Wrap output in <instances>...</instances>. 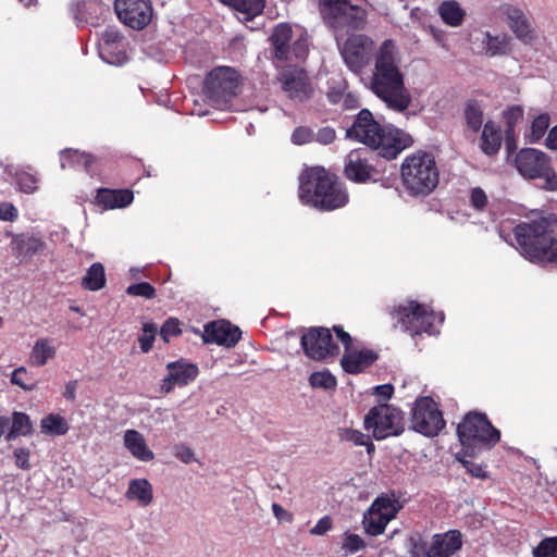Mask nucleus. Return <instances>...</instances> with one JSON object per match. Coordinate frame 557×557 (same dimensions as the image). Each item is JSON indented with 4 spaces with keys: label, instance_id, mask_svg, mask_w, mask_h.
I'll return each mask as SVG.
<instances>
[{
    "label": "nucleus",
    "instance_id": "nucleus-1",
    "mask_svg": "<svg viewBox=\"0 0 557 557\" xmlns=\"http://www.w3.org/2000/svg\"><path fill=\"white\" fill-rule=\"evenodd\" d=\"M336 42L345 64L356 74L366 69L373 51V69L367 88L388 109L398 113L408 110L412 97L405 82L401 52L393 39H385L375 49L373 39L364 34H350Z\"/></svg>",
    "mask_w": 557,
    "mask_h": 557
},
{
    "label": "nucleus",
    "instance_id": "nucleus-2",
    "mask_svg": "<svg viewBox=\"0 0 557 557\" xmlns=\"http://www.w3.org/2000/svg\"><path fill=\"white\" fill-rule=\"evenodd\" d=\"M556 226L553 215L519 223L513 232L520 253L534 263H557Z\"/></svg>",
    "mask_w": 557,
    "mask_h": 557
},
{
    "label": "nucleus",
    "instance_id": "nucleus-3",
    "mask_svg": "<svg viewBox=\"0 0 557 557\" xmlns=\"http://www.w3.org/2000/svg\"><path fill=\"white\" fill-rule=\"evenodd\" d=\"M346 136L356 139L387 160L395 159L410 144V137L398 128L382 126L367 110H361Z\"/></svg>",
    "mask_w": 557,
    "mask_h": 557
},
{
    "label": "nucleus",
    "instance_id": "nucleus-4",
    "mask_svg": "<svg viewBox=\"0 0 557 557\" xmlns=\"http://www.w3.org/2000/svg\"><path fill=\"white\" fill-rule=\"evenodd\" d=\"M299 198L302 203L321 210H334L348 201V195L342 183L323 168H312L302 173Z\"/></svg>",
    "mask_w": 557,
    "mask_h": 557
},
{
    "label": "nucleus",
    "instance_id": "nucleus-5",
    "mask_svg": "<svg viewBox=\"0 0 557 557\" xmlns=\"http://www.w3.org/2000/svg\"><path fill=\"white\" fill-rule=\"evenodd\" d=\"M319 9L323 22L333 30L336 40L344 38L349 30H363L367 27L368 9L350 0H320Z\"/></svg>",
    "mask_w": 557,
    "mask_h": 557
},
{
    "label": "nucleus",
    "instance_id": "nucleus-6",
    "mask_svg": "<svg viewBox=\"0 0 557 557\" xmlns=\"http://www.w3.org/2000/svg\"><path fill=\"white\" fill-rule=\"evenodd\" d=\"M401 180L413 195H429L435 189L440 172L434 157L419 151L405 158L401 164Z\"/></svg>",
    "mask_w": 557,
    "mask_h": 557
},
{
    "label": "nucleus",
    "instance_id": "nucleus-7",
    "mask_svg": "<svg viewBox=\"0 0 557 557\" xmlns=\"http://www.w3.org/2000/svg\"><path fill=\"white\" fill-rule=\"evenodd\" d=\"M457 434L466 454L474 456L483 449L495 446L500 433L495 429L483 413L470 412L458 424Z\"/></svg>",
    "mask_w": 557,
    "mask_h": 557
},
{
    "label": "nucleus",
    "instance_id": "nucleus-8",
    "mask_svg": "<svg viewBox=\"0 0 557 557\" xmlns=\"http://www.w3.org/2000/svg\"><path fill=\"white\" fill-rule=\"evenodd\" d=\"M393 319L400 324L401 329L412 336L421 333L435 334L437 333L434 327V322H443V313L436 314L434 311L429 310L416 301H408L406 305H400L393 311Z\"/></svg>",
    "mask_w": 557,
    "mask_h": 557
},
{
    "label": "nucleus",
    "instance_id": "nucleus-9",
    "mask_svg": "<svg viewBox=\"0 0 557 557\" xmlns=\"http://www.w3.org/2000/svg\"><path fill=\"white\" fill-rule=\"evenodd\" d=\"M515 162L518 172L523 177L543 178L545 189H557V174L552 168L550 158L545 152L533 148L522 149L516 156Z\"/></svg>",
    "mask_w": 557,
    "mask_h": 557
},
{
    "label": "nucleus",
    "instance_id": "nucleus-10",
    "mask_svg": "<svg viewBox=\"0 0 557 557\" xmlns=\"http://www.w3.org/2000/svg\"><path fill=\"white\" fill-rule=\"evenodd\" d=\"M401 504L394 494H382L366 510L362 524L367 534L377 536L384 533L387 524L396 518Z\"/></svg>",
    "mask_w": 557,
    "mask_h": 557
},
{
    "label": "nucleus",
    "instance_id": "nucleus-11",
    "mask_svg": "<svg viewBox=\"0 0 557 557\" xmlns=\"http://www.w3.org/2000/svg\"><path fill=\"white\" fill-rule=\"evenodd\" d=\"M238 87L237 72L227 66L212 70L205 82L206 94L213 106L226 109L230 101L236 95Z\"/></svg>",
    "mask_w": 557,
    "mask_h": 557
},
{
    "label": "nucleus",
    "instance_id": "nucleus-12",
    "mask_svg": "<svg viewBox=\"0 0 557 557\" xmlns=\"http://www.w3.org/2000/svg\"><path fill=\"white\" fill-rule=\"evenodd\" d=\"M363 425L367 431L372 432L375 440H384L401 432V414L392 406L380 405L366 414Z\"/></svg>",
    "mask_w": 557,
    "mask_h": 557
},
{
    "label": "nucleus",
    "instance_id": "nucleus-13",
    "mask_svg": "<svg viewBox=\"0 0 557 557\" xmlns=\"http://www.w3.org/2000/svg\"><path fill=\"white\" fill-rule=\"evenodd\" d=\"M412 429L425 436H435L445 426L442 412L431 397L416 400L412 416Z\"/></svg>",
    "mask_w": 557,
    "mask_h": 557
},
{
    "label": "nucleus",
    "instance_id": "nucleus-14",
    "mask_svg": "<svg viewBox=\"0 0 557 557\" xmlns=\"http://www.w3.org/2000/svg\"><path fill=\"white\" fill-rule=\"evenodd\" d=\"M277 81L285 95L294 101L302 102L312 95L313 89L309 77L300 67H283L277 74Z\"/></svg>",
    "mask_w": 557,
    "mask_h": 557
},
{
    "label": "nucleus",
    "instance_id": "nucleus-15",
    "mask_svg": "<svg viewBox=\"0 0 557 557\" xmlns=\"http://www.w3.org/2000/svg\"><path fill=\"white\" fill-rule=\"evenodd\" d=\"M461 533L450 530L444 534H435L431 543L417 542L413 545V554L419 557H450L461 547Z\"/></svg>",
    "mask_w": 557,
    "mask_h": 557
},
{
    "label": "nucleus",
    "instance_id": "nucleus-16",
    "mask_svg": "<svg viewBox=\"0 0 557 557\" xmlns=\"http://www.w3.org/2000/svg\"><path fill=\"white\" fill-rule=\"evenodd\" d=\"M495 12L507 20L513 35L523 44L536 46L539 37L523 11L511 3H502Z\"/></svg>",
    "mask_w": 557,
    "mask_h": 557
},
{
    "label": "nucleus",
    "instance_id": "nucleus-17",
    "mask_svg": "<svg viewBox=\"0 0 557 557\" xmlns=\"http://www.w3.org/2000/svg\"><path fill=\"white\" fill-rule=\"evenodd\" d=\"M337 338L345 346V354L342 358V367L347 373L356 374L363 371L371 366L376 359L377 355L370 349H354L351 348V337L341 326H334Z\"/></svg>",
    "mask_w": 557,
    "mask_h": 557
},
{
    "label": "nucleus",
    "instance_id": "nucleus-18",
    "mask_svg": "<svg viewBox=\"0 0 557 557\" xmlns=\"http://www.w3.org/2000/svg\"><path fill=\"white\" fill-rule=\"evenodd\" d=\"M305 354L313 360H322L338 352L329 329L313 327L301 337Z\"/></svg>",
    "mask_w": 557,
    "mask_h": 557
},
{
    "label": "nucleus",
    "instance_id": "nucleus-19",
    "mask_svg": "<svg viewBox=\"0 0 557 557\" xmlns=\"http://www.w3.org/2000/svg\"><path fill=\"white\" fill-rule=\"evenodd\" d=\"M114 8L119 18L134 29L144 28L152 16L149 0H115Z\"/></svg>",
    "mask_w": 557,
    "mask_h": 557
},
{
    "label": "nucleus",
    "instance_id": "nucleus-20",
    "mask_svg": "<svg viewBox=\"0 0 557 557\" xmlns=\"http://www.w3.org/2000/svg\"><path fill=\"white\" fill-rule=\"evenodd\" d=\"M168 375L162 380L160 391L169 394L175 386H184L194 381L198 374L195 364L183 361L171 362L166 366Z\"/></svg>",
    "mask_w": 557,
    "mask_h": 557
},
{
    "label": "nucleus",
    "instance_id": "nucleus-21",
    "mask_svg": "<svg viewBox=\"0 0 557 557\" xmlns=\"http://www.w3.org/2000/svg\"><path fill=\"white\" fill-rule=\"evenodd\" d=\"M242 335L237 326L232 325L230 322L221 320L211 322L205 327V342L215 343L226 347H233L237 344Z\"/></svg>",
    "mask_w": 557,
    "mask_h": 557
},
{
    "label": "nucleus",
    "instance_id": "nucleus-22",
    "mask_svg": "<svg viewBox=\"0 0 557 557\" xmlns=\"http://www.w3.org/2000/svg\"><path fill=\"white\" fill-rule=\"evenodd\" d=\"M368 154L366 149H357L346 157L345 174L350 181L363 183L372 177L374 169L369 163Z\"/></svg>",
    "mask_w": 557,
    "mask_h": 557
},
{
    "label": "nucleus",
    "instance_id": "nucleus-23",
    "mask_svg": "<svg viewBox=\"0 0 557 557\" xmlns=\"http://www.w3.org/2000/svg\"><path fill=\"white\" fill-rule=\"evenodd\" d=\"M480 51L487 57L507 55L512 49V38L506 33L492 34L481 30L476 37Z\"/></svg>",
    "mask_w": 557,
    "mask_h": 557
},
{
    "label": "nucleus",
    "instance_id": "nucleus-24",
    "mask_svg": "<svg viewBox=\"0 0 557 557\" xmlns=\"http://www.w3.org/2000/svg\"><path fill=\"white\" fill-rule=\"evenodd\" d=\"M122 37L119 32L108 28L103 32L99 53L102 60L109 64H122L126 60V55L122 50Z\"/></svg>",
    "mask_w": 557,
    "mask_h": 557
},
{
    "label": "nucleus",
    "instance_id": "nucleus-25",
    "mask_svg": "<svg viewBox=\"0 0 557 557\" xmlns=\"http://www.w3.org/2000/svg\"><path fill=\"white\" fill-rule=\"evenodd\" d=\"M123 442L131 455L139 461L148 462L153 460L154 454L148 447L144 435L133 429L124 432Z\"/></svg>",
    "mask_w": 557,
    "mask_h": 557
},
{
    "label": "nucleus",
    "instance_id": "nucleus-26",
    "mask_svg": "<svg viewBox=\"0 0 557 557\" xmlns=\"http://www.w3.org/2000/svg\"><path fill=\"white\" fill-rule=\"evenodd\" d=\"M437 14L445 25L457 28L463 24L467 11L457 0H445L440 3Z\"/></svg>",
    "mask_w": 557,
    "mask_h": 557
},
{
    "label": "nucleus",
    "instance_id": "nucleus-27",
    "mask_svg": "<svg viewBox=\"0 0 557 557\" xmlns=\"http://www.w3.org/2000/svg\"><path fill=\"white\" fill-rule=\"evenodd\" d=\"M134 195L131 190L100 189L97 195V202L104 209L125 208L132 203Z\"/></svg>",
    "mask_w": 557,
    "mask_h": 557
},
{
    "label": "nucleus",
    "instance_id": "nucleus-28",
    "mask_svg": "<svg viewBox=\"0 0 557 557\" xmlns=\"http://www.w3.org/2000/svg\"><path fill=\"white\" fill-rule=\"evenodd\" d=\"M292 38V27L288 24L282 23L274 28L271 36V41L274 48V57L277 60L290 59V47L288 45Z\"/></svg>",
    "mask_w": 557,
    "mask_h": 557
},
{
    "label": "nucleus",
    "instance_id": "nucleus-29",
    "mask_svg": "<svg viewBox=\"0 0 557 557\" xmlns=\"http://www.w3.org/2000/svg\"><path fill=\"white\" fill-rule=\"evenodd\" d=\"M125 496L128 500L137 502L139 506L147 507L153 499V488L146 479H133L128 483Z\"/></svg>",
    "mask_w": 557,
    "mask_h": 557
},
{
    "label": "nucleus",
    "instance_id": "nucleus-30",
    "mask_svg": "<svg viewBox=\"0 0 557 557\" xmlns=\"http://www.w3.org/2000/svg\"><path fill=\"white\" fill-rule=\"evenodd\" d=\"M221 2L234 9L238 17L246 22L260 15L265 5V0H222Z\"/></svg>",
    "mask_w": 557,
    "mask_h": 557
},
{
    "label": "nucleus",
    "instance_id": "nucleus-31",
    "mask_svg": "<svg viewBox=\"0 0 557 557\" xmlns=\"http://www.w3.org/2000/svg\"><path fill=\"white\" fill-rule=\"evenodd\" d=\"M95 163V157L78 150L67 149L61 152V166L63 169L82 166L86 172L92 173Z\"/></svg>",
    "mask_w": 557,
    "mask_h": 557
},
{
    "label": "nucleus",
    "instance_id": "nucleus-32",
    "mask_svg": "<svg viewBox=\"0 0 557 557\" xmlns=\"http://www.w3.org/2000/svg\"><path fill=\"white\" fill-rule=\"evenodd\" d=\"M502 145V133L493 122H486L481 136V149L485 154H495Z\"/></svg>",
    "mask_w": 557,
    "mask_h": 557
},
{
    "label": "nucleus",
    "instance_id": "nucleus-33",
    "mask_svg": "<svg viewBox=\"0 0 557 557\" xmlns=\"http://www.w3.org/2000/svg\"><path fill=\"white\" fill-rule=\"evenodd\" d=\"M55 356V347L52 339L39 338L35 342L30 352V363L37 367L45 366Z\"/></svg>",
    "mask_w": 557,
    "mask_h": 557
},
{
    "label": "nucleus",
    "instance_id": "nucleus-34",
    "mask_svg": "<svg viewBox=\"0 0 557 557\" xmlns=\"http://www.w3.org/2000/svg\"><path fill=\"white\" fill-rule=\"evenodd\" d=\"M33 423L29 417L24 412L15 411L12 414V426L5 436V440L12 441L17 436H27L33 433Z\"/></svg>",
    "mask_w": 557,
    "mask_h": 557
},
{
    "label": "nucleus",
    "instance_id": "nucleus-35",
    "mask_svg": "<svg viewBox=\"0 0 557 557\" xmlns=\"http://www.w3.org/2000/svg\"><path fill=\"white\" fill-rule=\"evenodd\" d=\"M83 286L89 290H99L106 284L104 268L96 262L88 269L82 282Z\"/></svg>",
    "mask_w": 557,
    "mask_h": 557
},
{
    "label": "nucleus",
    "instance_id": "nucleus-36",
    "mask_svg": "<svg viewBox=\"0 0 557 557\" xmlns=\"http://www.w3.org/2000/svg\"><path fill=\"white\" fill-rule=\"evenodd\" d=\"M338 437L343 442H349L356 446H366L368 454L374 450V445L370 437L358 430L342 428L338 430Z\"/></svg>",
    "mask_w": 557,
    "mask_h": 557
},
{
    "label": "nucleus",
    "instance_id": "nucleus-37",
    "mask_svg": "<svg viewBox=\"0 0 557 557\" xmlns=\"http://www.w3.org/2000/svg\"><path fill=\"white\" fill-rule=\"evenodd\" d=\"M40 428L44 434L52 435H63L69 430L66 420L53 413L48 414L41 420Z\"/></svg>",
    "mask_w": 557,
    "mask_h": 557
},
{
    "label": "nucleus",
    "instance_id": "nucleus-38",
    "mask_svg": "<svg viewBox=\"0 0 557 557\" xmlns=\"http://www.w3.org/2000/svg\"><path fill=\"white\" fill-rule=\"evenodd\" d=\"M467 126L474 133L479 132L483 124V111L476 101H469L465 108Z\"/></svg>",
    "mask_w": 557,
    "mask_h": 557
},
{
    "label": "nucleus",
    "instance_id": "nucleus-39",
    "mask_svg": "<svg viewBox=\"0 0 557 557\" xmlns=\"http://www.w3.org/2000/svg\"><path fill=\"white\" fill-rule=\"evenodd\" d=\"M549 115L546 113L536 116L531 125L530 134L528 135L530 143H537L541 140L549 126Z\"/></svg>",
    "mask_w": 557,
    "mask_h": 557
},
{
    "label": "nucleus",
    "instance_id": "nucleus-40",
    "mask_svg": "<svg viewBox=\"0 0 557 557\" xmlns=\"http://www.w3.org/2000/svg\"><path fill=\"white\" fill-rule=\"evenodd\" d=\"M16 249L24 256H33L42 250L45 244L35 237H27L14 242Z\"/></svg>",
    "mask_w": 557,
    "mask_h": 557
},
{
    "label": "nucleus",
    "instance_id": "nucleus-41",
    "mask_svg": "<svg viewBox=\"0 0 557 557\" xmlns=\"http://www.w3.org/2000/svg\"><path fill=\"white\" fill-rule=\"evenodd\" d=\"M309 382L315 388L333 389L336 387V379L327 371L312 373Z\"/></svg>",
    "mask_w": 557,
    "mask_h": 557
},
{
    "label": "nucleus",
    "instance_id": "nucleus-42",
    "mask_svg": "<svg viewBox=\"0 0 557 557\" xmlns=\"http://www.w3.org/2000/svg\"><path fill=\"white\" fill-rule=\"evenodd\" d=\"M15 184L23 193L30 194L37 189V178L35 175L21 171L15 174Z\"/></svg>",
    "mask_w": 557,
    "mask_h": 557
},
{
    "label": "nucleus",
    "instance_id": "nucleus-43",
    "mask_svg": "<svg viewBox=\"0 0 557 557\" xmlns=\"http://www.w3.org/2000/svg\"><path fill=\"white\" fill-rule=\"evenodd\" d=\"M158 327L154 323H145L143 334L139 336L138 342L143 352H148L153 344Z\"/></svg>",
    "mask_w": 557,
    "mask_h": 557
},
{
    "label": "nucleus",
    "instance_id": "nucleus-44",
    "mask_svg": "<svg viewBox=\"0 0 557 557\" xmlns=\"http://www.w3.org/2000/svg\"><path fill=\"white\" fill-rule=\"evenodd\" d=\"M535 557H557V537L543 540L534 549Z\"/></svg>",
    "mask_w": 557,
    "mask_h": 557
},
{
    "label": "nucleus",
    "instance_id": "nucleus-45",
    "mask_svg": "<svg viewBox=\"0 0 557 557\" xmlns=\"http://www.w3.org/2000/svg\"><path fill=\"white\" fill-rule=\"evenodd\" d=\"M366 543L361 536L352 533H345L342 544V549L346 554H354L364 547Z\"/></svg>",
    "mask_w": 557,
    "mask_h": 557
},
{
    "label": "nucleus",
    "instance_id": "nucleus-46",
    "mask_svg": "<svg viewBox=\"0 0 557 557\" xmlns=\"http://www.w3.org/2000/svg\"><path fill=\"white\" fill-rule=\"evenodd\" d=\"M126 293L131 296H137V297H144L147 299H151L156 295V289L151 284H149L147 282H143V283L129 285L126 289Z\"/></svg>",
    "mask_w": 557,
    "mask_h": 557
},
{
    "label": "nucleus",
    "instance_id": "nucleus-47",
    "mask_svg": "<svg viewBox=\"0 0 557 557\" xmlns=\"http://www.w3.org/2000/svg\"><path fill=\"white\" fill-rule=\"evenodd\" d=\"M292 143L298 146L314 141V132L307 126H299L294 129L290 136Z\"/></svg>",
    "mask_w": 557,
    "mask_h": 557
},
{
    "label": "nucleus",
    "instance_id": "nucleus-48",
    "mask_svg": "<svg viewBox=\"0 0 557 557\" xmlns=\"http://www.w3.org/2000/svg\"><path fill=\"white\" fill-rule=\"evenodd\" d=\"M26 375H27V371L25 368L21 367V368L15 369L11 375L12 384L17 385L25 391H33L36 387V384L27 383Z\"/></svg>",
    "mask_w": 557,
    "mask_h": 557
},
{
    "label": "nucleus",
    "instance_id": "nucleus-49",
    "mask_svg": "<svg viewBox=\"0 0 557 557\" xmlns=\"http://www.w3.org/2000/svg\"><path fill=\"white\" fill-rule=\"evenodd\" d=\"M470 202L474 209L483 210L487 205V196L485 191L480 187L473 188L470 194Z\"/></svg>",
    "mask_w": 557,
    "mask_h": 557
},
{
    "label": "nucleus",
    "instance_id": "nucleus-50",
    "mask_svg": "<svg viewBox=\"0 0 557 557\" xmlns=\"http://www.w3.org/2000/svg\"><path fill=\"white\" fill-rule=\"evenodd\" d=\"M333 528V520L330 516L322 517L313 528L310 529L311 535H325Z\"/></svg>",
    "mask_w": 557,
    "mask_h": 557
},
{
    "label": "nucleus",
    "instance_id": "nucleus-51",
    "mask_svg": "<svg viewBox=\"0 0 557 557\" xmlns=\"http://www.w3.org/2000/svg\"><path fill=\"white\" fill-rule=\"evenodd\" d=\"M504 116L506 119V122H507V125H508V133H509V132L512 131L515 125L522 119L523 110H522L521 107L515 106V107L509 108L505 112Z\"/></svg>",
    "mask_w": 557,
    "mask_h": 557
},
{
    "label": "nucleus",
    "instance_id": "nucleus-52",
    "mask_svg": "<svg viewBox=\"0 0 557 557\" xmlns=\"http://www.w3.org/2000/svg\"><path fill=\"white\" fill-rule=\"evenodd\" d=\"M335 138V129L330 126L322 127L318 129L317 133H314V141L321 145H330L331 143L334 141Z\"/></svg>",
    "mask_w": 557,
    "mask_h": 557
},
{
    "label": "nucleus",
    "instance_id": "nucleus-53",
    "mask_svg": "<svg viewBox=\"0 0 557 557\" xmlns=\"http://www.w3.org/2000/svg\"><path fill=\"white\" fill-rule=\"evenodd\" d=\"M344 92H345V84H344V82L338 81L335 83L334 86H331L329 88L326 96H327V99L330 100V102L336 104V103L341 102V100L343 99Z\"/></svg>",
    "mask_w": 557,
    "mask_h": 557
},
{
    "label": "nucleus",
    "instance_id": "nucleus-54",
    "mask_svg": "<svg viewBox=\"0 0 557 557\" xmlns=\"http://www.w3.org/2000/svg\"><path fill=\"white\" fill-rule=\"evenodd\" d=\"M180 332L178 322L174 319H170L163 324L160 334L165 342H169L171 336H175Z\"/></svg>",
    "mask_w": 557,
    "mask_h": 557
},
{
    "label": "nucleus",
    "instance_id": "nucleus-55",
    "mask_svg": "<svg viewBox=\"0 0 557 557\" xmlns=\"http://www.w3.org/2000/svg\"><path fill=\"white\" fill-rule=\"evenodd\" d=\"M15 465L20 469H29V450L26 448H16L14 450Z\"/></svg>",
    "mask_w": 557,
    "mask_h": 557
},
{
    "label": "nucleus",
    "instance_id": "nucleus-56",
    "mask_svg": "<svg viewBox=\"0 0 557 557\" xmlns=\"http://www.w3.org/2000/svg\"><path fill=\"white\" fill-rule=\"evenodd\" d=\"M175 456L184 463H190L195 460L193 449L184 444L175 447Z\"/></svg>",
    "mask_w": 557,
    "mask_h": 557
},
{
    "label": "nucleus",
    "instance_id": "nucleus-57",
    "mask_svg": "<svg viewBox=\"0 0 557 557\" xmlns=\"http://www.w3.org/2000/svg\"><path fill=\"white\" fill-rule=\"evenodd\" d=\"M17 218L16 208L10 202L0 203V220L14 221Z\"/></svg>",
    "mask_w": 557,
    "mask_h": 557
},
{
    "label": "nucleus",
    "instance_id": "nucleus-58",
    "mask_svg": "<svg viewBox=\"0 0 557 557\" xmlns=\"http://www.w3.org/2000/svg\"><path fill=\"white\" fill-rule=\"evenodd\" d=\"M271 509H272L274 517L278 521H285V522L290 523L294 520L293 513L289 512L288 510H286L283 506H281L277 503H273L271 506Z\"/></svg>",
    "mask_w": 557,
    "mask_h": 557
},
{
    "label": "nucleus",
    "instance_id": "nucleus-59",
    "mask_svg": "<svg viewBox=\"0 0 557 557\" xmlns=\"http://www.w3.org/2000/svg\"><path fill=\"white\" fill-rule=\"evenodd\" d=\"M307 52V42L306 40H297L294 42L293 48L290 49V53L295 54L297 60L304 59Z\"/></svg>",
    "mask_w": 557,
    "mask_h": 557
},
{
    "label": "nucleus",
    "instance_id": "nucleus-60",
    "mask_svg": "<svg viewBox=\"0 0 557 557\" xmlns=\"http://www.w3.org/2000/svg\"><path fill=\"white\" fill-rule=\"evenodd\" d=\"M462 463L465 468L475 478H484L485 471L483 470L482 466L476 465L469 460H462Z\"/></svg>",
    "mask_w": 557,
    "mask_h": 557
},
{
    "label": "nucleus",
    "instance_id": "nucleus-61",
    "mask_svg": "<svg viewBox=\"0 0 557 557\" xmlns=\"http://www.w3.org/2000/svg\"><path fill=\"white\" fill-rule=\"evenodd\" d=\"M393 391L394 388L391 384L379 385L375 387V394L384 400L391 398Z\"/></svg>",
    "mask_w": 557,
    "mask_h": 557
},
{
    "label": "nucleus",
    "instance_id": "nucleus-62",
    "mask_svg": "<svg viewBox=\"0 0 557 557\" xmlns=\"http://www.w3.org/2000/svg\"><path fill=\"white\" fill-rule=\"evenodd\" d=\"M545 146L550 150H557V125L548 132Z\"/></svg>",
    "mask_w": 557,
    "mask_h": 557
},
{
    "label": "nucleus",
    "instance_id": "nucleus-63",
    "mask_svg": "<svg viewBox=\"0 0 557 557\" xmlns=\"http://www.w3.org/2000/svg\"><path fill=\"white\" fill-rule=\"evenodd\" d=\"M76 385H77L76 381H71L65 385V389H64V394H63L65 398H67L70 400L75 399Z\"/></svg>",
    "mask_w": 557,
    "mask_h": 557
},
{
    "label": "nucleus",
    "instance_id": "nucleus-64",
    "mask_svg": "<svg viewBox=\"0 0 557 557\" xmlns=\"http://www.w3.org/2000/svg\"><path fill=\"white\" fill-rule=\"evenodd\" d=\"M10 423V419L7 417H0V437L3 435L5 429Z\"/></svg>",
    "mask_w": 557,
    "mask_h": 557
}]
</instances>
